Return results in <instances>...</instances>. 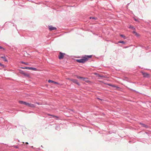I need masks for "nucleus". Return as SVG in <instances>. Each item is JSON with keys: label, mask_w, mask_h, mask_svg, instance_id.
I'll list each match as a JSON object with an SVG mask.
<instances>
[{"label": "nucleus", "mask_w": 151, "mask_h": 151, "mask_svg": "<svg viewBox=\"0 0 151 151\" xmlns=\"http://www.w3.org/2000/svg\"><path fill=\"white\" fill-rule=\"evenodd\" d=\"M86 58H85L84 57L80 59H77L76 61L78 63H84L86 61Z\"/></svg>", "instance_id": "nucleus-1"}, {"label": "nucleus", "mask_w": 151, "mask_h": 151, "mask_svg": "<svg viewBox=\"0 0 151 151\" xmlns=\"http://www.w3.org/2000/svg\"><path fill=\"white\" fill-rule=\"evenodd\" d=\"M141 73L144 77L147 78H149L150 77L149 74L148 73H145L144 71H142Z\"/></svg>", "instance_id": "nucleus-2"}, {"label": "nucleus", "mask_w": 151, "mask_h": 151, "mask_svg": "<svg viewBox=\"0 0 151 151\" xmlns=\"http://www.w3.org/2000/svg\"><path fill=\"white\" fill-rule=\"evenodd\" d=\"M21 68H22V69H29V70H33L35 71L37 70V68H32V67H21Z\"/></svg>", "instance_id": "nucleus-3"}, {"label": "nucleus", "mask_w": 151, "mask_h": 151, "mask_svg": "<svg viewBox=\"0 0 151 151\" xmlns=\"http://www.w3.org/2000/svg\"><path fill=\"white\" fill-rule=\"evenodd\" d=\"M65 53H62L60 52L59 53V55L58 56L59 59L60 60L62 59L63 58L64 55H65Z\"/></svg>", "instance_id": "nucleus-4"}, {"label": "nucleus", "mask_w": 151, "mask_h": 151, "mask_svg": "<svg viewBox=\"0 0 151 151\" xmlns=\"http://www.w3.org/2000/svg\"><path fill=\"white\" fill-rule=\"evenodd\" d=\"M48 28L49 30L50 31L56 30L57 29L56 27H53L52 25L49 26Z\"/></svg>", "instance_id": "nucleus-5"}, {"label": "nucleus", "mask_w": 151, "mask_h": 151, "mask_svg": "<svg viewBox=\"0 0 151 151\" xmlns=\"http://www.w3.org/2000/svg\"><path fill=\"white\" fill-rule=\"evenodd\" d=\"M74 83L76 84L77 85L80 86V84L78 83V81L76 79H72L71 80Z\"/></svg>", "instance_id": "nucleus-6"}, {"label": "nucleus", "mask_w": 151, "mask_h": 151, "mask_svg": "<svg viewBox=\"0 0 151 151\" xmlns=\"http://www.w3.org/2000/svg\"><path fill=\"white\" fill-rule=\"evenodd\" d=\"M48 82L49 83H53L55 84H58V85L60 84L59 83H58L57 82H55V81H52L51 80H49L48 81Z\"/></svg>", "instance_id": "nucleus-7"}, {"label": "nucleus", "mask_w": 151, "mask_h": 151, "mask_svg": "<svg viewBox=\"0 0 151 151\" xmlns=\"http://www.w3.org/2000/svg\"><path fill=\"white\" fill-rule=\"evenodd\" d=\"M77 78L78 79H82L83 81H85L86 79H87V78H86L83 77L79 76H77Z\"/></svg>", "instance_id": "nucleus-8"}, {"label": "nucleus", "mask_w": 151, "mask_h": 151, "mask_svg": "<svg viewBox=\"0 0 151 151\" xmlns=\"http://www.w3.org/2000/svg\"><path fill=\"white\" fill-rule=\"evenodd\" d=\"M139 124L143 127H145L147 128H148L149 127V126L148 125H147L142 123L140 122Z\"/></svg>", "instance_id": "nucleus-9"}, {"label": "nucleus", "mask_w": 151, "mask_h": 151, "mask_svg": "<svg viewBox=\"0 0 151 151\" xmlns=\"http://www.w3.org/2000/svg\"><path fill=\"white\" fill-rule=\"evenodd\" d=\"M92 56L91 55H85L84 57L85 58H86V61H87L89 58H91L92 57Z\"/></svg>", "instance_id": "nucleus-10"}, {"label": "nucleus", "mask_w": 151, "mask_h": 151, "mask_svg": "<svg viewBox=\"0 0 151 151\" xmlns=\"http://www.w3.org/2000/svg\"><path fill=\"white\" fill-rule=\"evenodd\" d=\"M132 33L135 35L137 37H139V35L136 32L133 31L132 32Z\"/></svg>", "instance_id": "nucleus-11"}, {"label": "nucleus", "mask_w": 151, "mask_h": 151, "mask_svg": "<svg viewBox=\"0 0 151 151\" xmlns=\"http://www.w3.org/2000/svg\"><path fill=\"white\" fill-rule=\"evenodd\" d=\"M19 103H20V104H24V105H26V103H27L25 101H19Z\"/></svg>", "instance_id": "nucleus-12"}, {"label": "nucleus", "mask_w": 151, "mask_h": 151, "mask_svg": "<svg viewBox=\"0 0 151 151\" xmlns=\"http://www.w3.org/2000/svg\"><path fill=\"white\" fill-rule=\"evenodd\" d=\"M1 58L3 59V60L5 62H7V60L5 56H1Z\"/></svg>", "instance_id": "nucleus-13"}, {"label": "nucleus", "mask_w": 151, "mask_h": 151, "mask_svg": "<svg viewBox=\"0 0 151 151\" xmlns=\"http://www.w3.org/2000/svg\"><path fill=\"white\" fill-rule=\"evenodd\" d=\"M29 106L31 107L35 108V106L34 104L29 103Z\"/></svg>", "instance_id": "nucleus-14"}, {"label": "nucleus", "mask_w": 151, "mask_h": 151, "mask_svg": "<svg viewBox=\"0 0 151 151\" xmlns=\"http://www.w3.org/2000/svg\"><path fill=\"white\" fill-rule=\"evenodd\" d=\"M119 43H121L123 44H125L126 43L125 42H124V41H118L117 43H116V44H118Z\"/></svg>", "instance_id": "nucleus-15"}, {"label": "nucleus", "mask_w": 151, "mask_h": 151, "mask_svg": "<svg viewBox=\"0 0 151 151\" xmlns=\"http://www.w3.org/2000/svg\"><path fill=\"white\" fill-rule=\"evenodd\" d=\"M48 115L49 116H52L54 118H58L59 117L57 116H55V115H52V114H48Z\"/></svg>", "instance_id": "nucleus-16"}, {"label": "nucleus", "mask_w": 151, "mask_h": 151, "mask_svg": "<svg viewBox=\"0 0 151 151\" xmlns=\"http://www.w3.org/2000/svg\"><path fill=\"white\" fill-rule=\"evenodd\" d=\"M128 28L129 29H135V28L134 26H132V25L129 26Z\"/></svg>", "instance_id": "nucleus-17"}, {"label": "nucleus", "mask_w": 151, "mask_h": 151, "mask_svg": "<svg viewBox=\"0 0 151 151\" xmlns=\"http://www.w3.org/2000/svg\"><path fill=\"white\" fill-rule=\"evenodd\" d=\"M20 63H22V64H24L26 65H29V63H26V62H24V61H20Z\"/></svg>", "instance_id": "nucleus-18"}, {"label": "nucleus", "mask_w": 151, "mask_h": 151, "mask_svg": "<svg viewBox=\"0 0 151 151\" xmlns=\"http://www.w3.org/2000/svg\"><path fill=\"white\" fill-rule=\"evenodd\" d=\"M127 88L128 89L132 91H134V92H137V93H138V92H137V91H136V90H133V89H131V88H129L127 87Z\"/></svg>", "instance_id": "nucleus-19"}, {"label": "nucleus", "mask_w": 151, "mask_h": 151, "mask_svg": "<svg viewBox=\"0 0 151 151\" xmlns=\"http://www.w3.org/2000/svg\"><path fill=\"white\" fill-rule=\"evenodd\" d=\"M23 75L25 76L28 77L29 76V75L28 74L25 72L24 73Z\"/></svg>", "instance_id": "nucleus-20"}, {"label": "nucleus", "mask_w": 151, "mask_h": 151, "mask_svg": "<svg viewBox=\"0 0 151 151\" xmlns=\"http://www.w3.org/2000/svg\"><path fill=\"white\" fill-rule=\"evenodd\" d=\"M120 36L121 37H122L124 39H125L126 38V36L124 35H123L121 34V35H120Z\"/></svg>", "instance_id": "nucleus-21"}, {"label": "nucleus", "mask_w": 151, "mask_h": 151, "mask_svg": "<svg viewBox=\"0 0 151 151\" xmlns=\"http://www.w3.org/2000/svg\"><path fill=\"white\" fill-rule=\"evenodd\" d=\"M109 85L110 86H111V87H113L116 88V86H115V85H112L111 84H109Z\"/></svg>", "instance_id": "nucleus-22"}, {"label": "nucleus", "mask_w": 151, "mask_h": 151, "mask_svg": "<svg viewBox=\"0 0 151 151\" xmlns=\"http://www.w3.org/2000/svg\"><path fill=\"white\" fill-rule=\"evenodd\" d=\"M19 71H20V73L22 74L23 75L24 74V73H25L24 72V71H22V70H20Z\"/></svg>", "instance_id": "nucleus-23"}, {"label": "nucleus", "mask_w": 151, "mask_h": 151, "mask_svg": "<svg viewBox=\"0 0 151 151\" xmlns=\"http://www.w3.org/2000/svg\"><path fill=\"white\" fill-rule=\"evenodd\" d=\"M89 18H90V19H94L95 20H96V19H97V18H96L95 17H89Z\"/></svg>", "instance_id": "nucleus-24"}, {"label": "nucleus", "mask_w": 151, "mask_h": 151, "mask_svg": "<svg viewBox=\"0 0 151 151\" xmlns=\"http://www.w3.org/2000/svg\"><path fill=\"white\" fill-rule=\"evenodd\" d=\"M0 66H1V67H2L3 68H4V65L1 63H0Z\"/></svg>", "instance_id": "nucleus-25"}, {"label": "nucleus", "mask_w": 151, "mask_h": 151, "mask_svg": "<svg viewBox=\"0 0 151 151\" xmlns=\"http://www.w3.org/2000/svg\"><path fill=\"white\" fill-rule=\"evenodd\" d=\"M116 88L117 89L119 90V91H120V89H121V88L119 87H118L117 86H116Z\"/></svg>", "instance_id": "nucleus-26"}, {"label": "nucleus", "mask_w": 151, "mask_h": 151, "mask_svg": "<svg viewBox=\"0 0 151 151\" xmlns=\"http://www.w3.org/2000/svg\"><path fill=\"white\" fill-rule=\"evenodd\" d=\"M55 129H56L59 130V127H58V126H57L56 127Z\"/></svg>", "instance_id": "nucleus-27"}, {"label": "nucleus", "mask_w": 151, "mask_h": 151, "mask_svg": "<svg viewBox=\"0 0 151 151\" xmlns=\"http://www.w3.org/2000/svg\"><path fill=\"white\" fill-rule=\"evenodd\" d=\"M36 103L38 105H41L42 104L41 103H40V102H36Z\"/></svg>", "instance_id": "nucleus-28"}, {"label": "nucleus", "mask_w": 151, "mask_h": 151, "mask_svg": "<svg viewBox=\"0 0 151 151\" xmlns=\"http://www.w3.org/2000/svg\"><path fill=\"white\" fill-rule=\"evenodd\" d=\"M29 103H27L26 105H27V106H29Z\"/></svg>", "instance_id": "nucleus-29"}, {"label": "nucleus", "mask_w": 151, "mask_h": 151, "mask_svg": "<svg viewBox=\"0 0 151 151\" xmlns=\"http://www.w3.org/2000/svg\"><path fill=\"white\" fill-rule=\"evenodd\" d=\"M29 147L33 149L35 148H34L33 146H30Z\"/></svg>", "instance_id": "nucleus-30"}, {"label": "nucleus", "mask_w": 151, "mask_h": 151, "mask_svg": "<svg viewBox=\"0 0 151 151\" xmlns=\"http://www.w3.org/2000/svg\"><path fill=\"white\" fill-rule=\"evenodd\" d=\"M3 49L4 50V49L1 46H0V49Z\"/></svg>", "instance_id": "nucleus-31"}, {"label": "nucleus", "mask_w": 151, "mask_h": 151, "mask_svg": "<svg viewBox=\"0 0 151 151\" xmlns=\"http://www.w3.org/2000/svg\"><path fill=\"white\" fill-rule=\"evenodd\" d=\"M134 20H135V21L136 22H139V21L137 19L135 18H134Z\"/></svg>", "instance_id": "nucleus-32"}, {"label": "nucleus", "mask_w": 151, "mask_h": 151, "mask_svg": "<svg viewBox=\"0 0 151 151\" xmlns=\"http://www.w3.org/2000/svg\"><path fill=\"white\" fill-rule=\"evenodd\" d=\"M14 147L16 148H17V149H18L19 148L17 146H14Z\"/></svg>", "instance_id": "nucleus-33"}, {"label": "nucleus", "mask_w": 151, "mask_h": 151, "mask_svg": "<svg viewBox=\"0 0 151 151\" xmlns=\"http://www.w3.org/2000/svg\"><path fill=\"white\" fill-rule=\"evenodd\" d=\"M40 149L39 148H37V151H38V150H40Z\"/></svg>", "instance_id": "nucleus-34"}, {"label": "nucleus", "mask_w": 151, "mask_h": 151, "mask_svg": "<svg viewBox=\"0 0 151 151\" xmlns=\"http://www.w3.org/2000/svg\"><path fill=\"white\" fill-rule=\"evenodd\" d=\"M26 144H27V145H28L29 144L28 143V142H26L25 143Z\"/></svg>", "instance_id": "nucleus-35"}, {"label": "nucleus", "mask_w": 151, "mask_h": 151, "mask_svg": "<svg viewBox=\"0 0 151 151\" xmlns=\"http://www.w3.org/2000/svg\"><path fill=\"white\" fill-rule=\"evenodd\" d=\"M26 148H28V146L27 145H26Z\"/></svg>", "instance_id": "nucleus-36"}, {"label": "nucleus", "mask_w": 151, "mask_h": 151, "mask_svg": "<svg viewBox=\"0 0 151 151\" xmlns=\"http://www.w3.org/2000/svg\"><path fill=\"white\" fill-rule=\"evenodd\" d=\"M98 99H99L101 100V99H100V98H98Z\"/></svg>", "instance_id": "nucleus-37"}, {"label": "nucleus", "mask_w": 151, "mask_h": 151, "mask_svg": "<svg viewBox=\"0 0 151 151\" xmlns=\"http://www.w3.org/2000/svg\"><path fill=\"white\" fill-rule=\"evenodd\" d=\"M41 147H42V148H43V146L42 145H41Z\"/></svg>", "instance_id": "nucleus-38"}, {"label": "nucleus", "mask_w": 151, "mask_h": 151, "mask_svg": "<svg viewBox=\"0 0 151 151\" xmlns=\"http://www.w3.org/2000/svg\"><path fill=\"white\" fill-rule=\"evenodd\" d=\"M86 82H88V81H86Z\"/></svg>", "instance_id": "nucleus-39"}, {"label": "nucleus", "mask_w": 151, "mask_h": 151, "mask_svg": "<svg viewBox=\"0 0 151 151\" xmlns=\"http://www.w3.org/2000/svg\"><path fill=\"white\" fill-rule=\"evenodd\" d=\"M127 47H125V48H127Z\"/></svg>", "instance_id": "nucleus-40"}, {"label": "nucleus", "mask_w": 151, "mask_h": 151, "mask_svg": "<svg viewBox=\"0 0 151 151\" xmlns=\"http://www.w3.org/2000/svg\"><path fill=\"white\" fill-rule=\"evenodd\" d=\"M18 141L19 142V140H18Z\"/></svg>", "instance_id": "nucleus-41"}, {"label": "nucleus", "mask_w": 151, "mask_h": 151, "mask_svg": "<svg viewBox=\"0 0 151 151\" xmlns=\"http://www.w3.org/2000/svg\"><path fill=\"white\" fill-rule=\"evenodd\" d=\"M99 37H101V36H99Z\"/></svg>", "instance_id": "nucleus-42"}, {"label": "nucleus", "mask_w": 151, "mask_h": 151, "mask_svg": "<svg viewBox=\"0 0 151 151\" xmlns=\"http://www.w3.org/2000/svg\"><path fill=\"white\" fill-rule=\"evenodd\" d=\"M23 143H24V142H23Z\"/></svg>", "instance_id": "nucleus-43"}]
</instances>
